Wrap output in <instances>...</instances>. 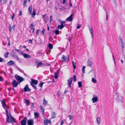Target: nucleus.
I'll return each instance as SVG.
<instances>
[{"label": "nucleus", "mask_w": 125, "mask_h": 125, "mask_svg": "<svg viewBox=\"0 0 125 125\" xmlns=\"http://www.w3.org/2000/svg\"><path fill=\"white\" fill-rule=\"evenodd\" d=\"M40 31V30L39 29L37 30L36 33L37 34H38Z\"/></svg>", "instance_id": "51"}, {"label": "nucleus", "mask_w": 125, "mask_h": 125, "mask_svg": "<svg viewBox=\"0 0 125 125\" xmlns=\"http://www.w3.org/2000/svg\"><path fill=\"white\" fill-rule=\"evenodd\" d=\"M47 103V102L45 100V99L44 100L43 104L44 105H46V104Z\"/></svg>", "instance_id": "37"}, {"label": "nucleus", "mask_w": 125, "mask_h": 125, "mask_svg": "<svg viewBox=\"0 0 125 125\" xmlns=\"http://www.w3.org/2000/svg\"><path fill=\"white\" fill-rule=\"evenodd\" d=\"M25 103L26 105L28 106L30 104V102L28 100H25Z\"/></svg>", "instance_id": "19"}, {"label": "nucleus", "mask_w": 125, "mask_h": 125, "mask_svg": "<svg viewBox=\"0 0 125 125\" xmlns=\"http://www.w3.org/2000/svg\"><path fill=\"white\" fill-rule=\"evenodd\" d=\"M15 63L14 61H10L7 63V65L9 66H11L12 64H14Z\"/></svg>", "instance_id": "18"}, {"label": "nucleus", "mask_w": 125, "mask_h": 125, "mask_svg": "<svg viewBox=\"0 0 125 125\" xmlns=\"http://www.w3.org/2000/svg\"><path fill=\"white\" fill-rule=\"evenodd\" d=\"M44 125H48V122L47 121H46L45 120H44Z\"/></svg>", "instance_id": "36"}, {"label": "nucleus", "mask_w": 125, "mask_h": 125, "mask_svg": "<svg viewBox=\"0 0 125 125\" xmlns=\"http://www.w3.org/2000/svg\"><path fill=\"white\" fill-rule=\"evenodd\" d=\"M1 104L2 106L6 110V112L7 114H8V111L7 109H8V107L6 105V104L5 102L3 101H1Z\"/></svg>", "instance_id": "5"}, {"label": "nucleus", "mask_w": 125, "mask_h": 125, "mask_svg": "<svg viewBox=\"0 0 125 125\" xmlns=\"http://www.w3.org/2000/svg\"><path fill=\"white\" fill-rule=\"evenodd\" d=\"M59 22L61 23L60 25H58V28L60 29L61 30L62 28L64 27L65 24H64L66 23V21H62L60 19L59 20Z\"/></svg>", "instance_id": "4"}, {"label": "nucleus", "mask_w": 125, "mask_h": 125, "mask_svg": "<svg viewBox=\"0 0 125 125\" xmlns=\"http://www.w3.org/2000/svg\"><path fill=\"white\" fill-rule=\"evenodd\" d=\"M92 81L93 82L95 83H96L97 82L96 80L94 78H92Z\"/></svg>", "instance_id": "29"}, {"label": "nucleus", "mask_w": 125, "mask_h": 125, "mask_svg": "<svg viewBox=\"0 0 125 125\" xmlns=\"http://www.w3.org/2000/svg\"><path fill=\"white\" fill-rule=\"evenodd\" d=\"M4 60L2 58H0V62H3Z\"/></svg>", "instance_id": "43"}, {"label": "nucleus", "mask_w": 125, "mask_h": 125, "mask_svg": "<svg viewBox=\"0 0 125 125\" xmlns=\"http://www.w3.org/2000/svg\"><path fill=\"white\" fill-rule=\"evenodd\" d=\"M59 31L58 30H55V33L56 34H58L59 33Z\"/></svg>", "instance_id": "35"}, {"label": "nucleus", "mask_w": 125, "mask_h": 125, "mask_svg": "<svg viewBox=\"0 0 125 125\" xmlns=\"http://www.w3.org/2000/svg\"><path fill=\"white\" fill-rule=\"evenodd\" d=\"M68 92V91L67 90H65V91H64V93L66 94V93H67Z\"/></svg>", "instance_id": "55"}, {"label": "nucleus", "mask_w": 125, "mask_h": 125, "mask_svg": "<svg viewBox=\"0 0 125 125\" xmlns=\"http://www.w3.org/2000/svg\"><path fill=\"white\" fill-rule=\"evenodd\" d=\"M73 67L74 69L76 68V63H75L73 61L72 62Z\"/></svg>", "instance_id": "27"}, {"label": "nucleus", "mask_w": 125, "mask_h": 125, "mask_svg": "<svg viewBox=\"0 0 125 125\" xmlns=\"http://www.w3.org/2000/svg\"><path fill=\"white\" fill-rule=\"evenodd\" d=\"M69 57H68V58H67V57L64 55H62V62L63 61H66L67 59H69Z\"/></svg>", "instance_id": "14"}, {"label": "nucleus", "mask_w": 125, "mask_h": 125, "mask_svg": "<svg viewBox=\"0 0 125 125\" xmlns=\"http://www.w3.org/2000/svg\"><path fill=\"white\" fill-rule=\"evenodd\" d=\"M69 4L70 6V7H71L72 6V3H71L70 2Z\"/></svg>", "instance_id": "59"}, {"label": "nucleus", "mask_w": 125, "mask_h": 125, "mask_svg": "<svg viewBox=\"0 0 125 125\" xmlns=\"http://www.w3.org/2000/svg\"><path fill=\"white\" fill-rule=\"evenodd\" d=\"M27 118L26 117H25L21 122V125H26V122Z\"/></svg>", "instance_id": "7"}, {"label": "nucleus", "mask_w": 125, "mask_h": 125, "mask_svg": "<svg viewBox=\"0 0 125 125\" xmlns=\"http://www.w3.org/2000/svg\"><path fill=\"white\" fill-rule=\"evenodd\" d=\"M52 16H50V22H51V21H52Z\"/></svg>", "instance_id": "60"}, {"label": "nucleus", "mask_w": 125, "mask_h": 125, "mask_svg": "<svg viewBox=\"0 0 125 125\" xmlns=\"http://www.w3.org/2000/svg\"><path fill=\"white\" fill-rule=\"evenodd\" d=\"M81 27V25L80 24H78L77 27V28L79 29Z\"/></svg>", "instance_id": "44"}, {"label": "nucleus", "mask_w": 125, "mask_h": 125, "mask_svg": "<svg viewBox=\"0 0 125 125\" xmlns=\"http://www.w3.org/2000/svg\"><path fill=\"white\" fill-rule=\"evenodd\" d=\"M42 111V114H44V109H42L41 110Z\"/></svg>", "instance_id": "53"}, {"label": "nucleus", "mask_w": 125, "mask_h": 125, "mask_svg": "<svg viewBox=\"0 0 125 125\" xmlns=\"http://www.w3.org/2000/svg\"><path fill=\"white\" fill-rule=\"evenodd\" d=\"M89 29L90 31V33L93 39L94 37V34L93 33V29L91 27L89 28Z\"/></svg>", "instance_id": "16"}, {"label": "nucleus", "mask_w": 125, "mask_h": 125, "mask_svg": "<svg viewBox=\"0 0 125 125\" xmlns=\"http://www.w3.org/2000/svg\"><path fill=\"white\" fill-rule=\"evenodd\" d=\"M85 66H83V68H82V72L83 73H84L85 72Z\"/></svg>", "instance_id": "31"}, {"label": "nucleus", "mask_w": 125, "mask_h": 125, "mask_svg": "<svg viewBox=\"0 0 125 125\" xmlns=\"http://www.w3.org/2000/svg\"><path fill=\"white\" fill-rule=\"evenodd\" d=\"M23 56L25 58H29L30 57L29 55L27 54L23 53Z\"/></svg>", "instance_id": "21"}, {"label": "nucleus", "mask_w": 125, "mask_h": 125, "mask_svg": "<svg viewBox=\"0 0 125 125\" xmlns=\"http://www.w3.org/2000/svg\"><path fill=\"white\" fill-rule=\"evenodd\" d=\"M87 64L88 66L92 67V62L90 60H89L87 62Z\"/></svg>", "instance_id": "22"}, {"label": "nucleus", "mask_w": 125, "mask_h": 125, "mask_svg": "<svg viewBox=\"0 0 125 125\" xmlns=\"http://www.w3.org/2000/svg\"><path fill=\"white\" fill-rule=\"evenodd\" d=\"M52 118H54L56 116V114L55 112H53L52 114Z\"/></svg>", "instance_id": "25"}, {"label": "nucleus", "mask_w": 125, "mask_h": 125, "mask_svg": "<svg viewBox=\"0 0 125 125\" xmlns=\"http://www.w3.org/2000/svg\"><path fill=\"white\" fill-rule=\"evenodd\" d=\"M78 84L79 85V87H81L82 85V82H78Z\"/></svg>", "instance_id": "33"}, {"label": "nucleus", "mask_w": 125, "mask_h": 125, "mask_svg": "<svg viewBox=\"0 0 125 125\" xmlns=\"http://www.w3.org/2000/svg\"><path fill=\"white\" fill-rule=\"evenodd\" d=\"M60 71V69H58L55 73L54 77L55 79H57L58 77V75Z\"/></svg>", "instance_id": "13"}, {"label": "nucleus", "mask_w": 125, "mask_h": 125, "mask_svg": "<svg viewBox=\"0 0 125 125\" xmlns=\"http://www.w3.org/2000/svg\"><path fill=\"white\" fill-rule=\"evenodd\" d=\"M9 54V53L8 52H7L5 53V54L4 56L5 58H7L8 57V55Z\"/></svg>", "instance_id": "28"}, {"label": "nucleus", "mask_w": 125, "mask_h": 125, "mask_svg": "<svg viewBox=\"0 0 125 125\" xmlns=\"http://www.w3.org/2000/svg\"><path fill=\"white\" fill-rule=\"evenodd\" d=\"M15 77L17 81H20V82H22L23 80V79L22 77H21L17 75H15Z\"/></svg>", "instance_id": "6"}, {"label": "nucleus", "mask_w": 125, "mask_h": 125, "mask_svg": "<svg viewBox=\"0 0 125 125\" xmlns=\"http://www.w3.org/2000/svg\"><path fill=\"white\" fill-rule=\"evenodd\" d=\"M18 70H19V71H20V72H22V70L20 68H19L18 67Z\"/></svg>", "instance_id": "48"}, {"label": "nucleus", "mask_w": 125, "mask_h": 125, "mask_svg": "<svg viewBox=\"0 0 125 125\" xmlns=\"http://www.w3.org/2000/svg\"><path fill=\"white\" fill-rule=\"evenodd\" d=\"M15 25H13L12 27V29H13L14 30L15 27Z\"/></svg>", "instance_id": "47"}, {"label": "nucleus", "mask_w": 125, "mask_h": 125, "mask_svg": "<svg viewBox=\"0 0 125 125\" xmlns=\"http://www.w3.org/2000/svg\"><path fill=\"white\" fill-rule=\"evenodd\" d=\"M32 105H31V106L32 107H34V104L33 103H32Z\"/></svg>", "instance_id": "57"}, {"label": "nucleus", "mask_w": 125, "mask_h": 125, "mask_svg": "<svg viewBox=\"0 0 125 125\" xmlns=\"http://www.w3.org/2000/svg\"><path fill=\"white\" fill-rule=\"evenodd\" d=\"M31 90L29 88L28 85H26L24 89V91L25 92H29Z\"/></svg>", "instance_id": "10"}, {"label": "nucleus", "mask_w": 125, "mask_h": 125, "mask_svg": "<svg viewBox=\"0 0 125 125\" xmlns=\"http://www.w3.org/2000/svg\"><path fill=\"white\" fill-rule=\"evenodd\" d=\"M34 115L35 116V118H36L38 117L39 116V115L38 113L37 112H35L34 113Z\"/></svg>", "instance_id": "24"}, {"label": "nucleus", "mask_w": 125, "mask_h": 125, "mask_svg": "<svg viewBox=\"0 0 125 125\" xmlns=\"http://www.w3.org/2000/svg\"><path fill=\"white\" fill-rule=\"evenodd\" d=\"M73 79L74 80V82H76V77L75 75H73Z\"/></svg>", "instance_id": "34"}, {"label": "nucleus", "mask_w": 125, "mask_h": 125, "mask_svg": "<svg viewBox=\"0 0 125 125\" xmlns=\"http://www.w3.org/2000/svg\"><path fill=\"white\" fill-rule=\"evenodd\" d=\"M43 84V83H40V84H39V86L40 87H42V86Z\"/></svg>", "instance_id": "42"}, {"label": "nucleus", "mask_w": 125, "mask_h": 125, "mask_svg": "<svg viewBox=\"0 0 125 125\" xmlns=\"http://www.w3.org/2000/svg\"><path fill=\"white\" fill-rule=\"evenodd\" d=\"M22 14V13H21V10L20 11V13L19 14V16H21V15Z\"/></svg>", "instance_id": "58"}, {"label": "nucleus", "mask_w": 125, "mask_h": 125, "mask_svg": "<svg viewBox=\"0 0 125 125\" xmlns=\"http://www.w3.org/2000/svg\"><path fill=\"white\" fill-rule=\"evenodd\" d=\"M33 120L31 119L28 121L27 124L28 125H33Z\"/></svg>", "instance_id": "11"}, {"label": "nucleus", "mask_w": 125, "mask_h": 125, "mask_svg": "<svg viewBox=\"0 0 125 125\" xmlns=\"http://www.w3.org/2000/svg\"><path fill=\"white\" fill-rule=\"evenodd\" d=\"M121 45L122 47V52H123L124 51V46L123 45V42H122V43H121Z\"/></svg>", "instance_id": "30"}, {"label": "nucleus", "mask_w": 125, "mask_h": 125, "mask_svg": "<svg viewBox=\"0 0 125 125\" xmlns=\"http://www.w3.org/2000/svg\"><path fill=\"white\" fill-rule=\"evenodd\" d=\"M14 13H13L11 17V19H12V21H13V19L14 18Z\"/></svg>", "instance_id": "41"}, {"label": "nucleus", "mask_w": 125, "mask_h": 125, "mask_svg": "<svg viewBox=\"0 0 125 125\" xmlns=\"http://www.w3.org/2000/svg\"><path fill=\"white\" fill-rule=\"evenodd\" d=\"M33 23H32L31 24L30 26V27L31 29H32L33 28Z\"/></svg>", "instance_id": "39"}, {"label": "nucleus", "mask_w": 125, "mask_h": 125, "mask_svg": "<svg viewBox=\"0 0 125 125\" xmlns=\"http://www.w3.org/2000/svg\"><path fill=\"white\" fill-rule=\"evenodd\" d=\"M113 59H114V63H115V66H116V64H115V59H114V55H113Z\"/></svg>", "instance_id": "52"}, {"label": "nucleus", "mask_w": 125, "mask_h": 125, "mask_svg": "<svg viewBox=\"0 0 125 125\" xmlns=\"http://www.w3.org/2000/svg\"><path fill=\"white\" fill-rule=\"evenodd\" d=\"M67 0H62L63 4H65Z\"/></svg>", "instance_id": "40"}, {"label": "nucleus", "mask_w": 125, "mask_h": 125, "mask_svg": "<svg viewBox=\"0 0 125 125\" xmlns=\"http://www.w3.org/2000/svg\"><path fill=\"white\" fill-rule=\"evenodd\" d=\"M8 45L9 46H10V41L9 40V42L8 44Z\"/></svg>", "instance_id": "54"}, {"label": "nucleus", "mask_w": 125, "mask_h": 125, "mask_svg": "<svg viewBox=\"0 0 125 125\" xmlns=\"http://www.w3.org/2000/svg\"><path fill=\"white\" fill-rule=\"evenodd\" d=\"M96 120L97 122V123L98 125H99L100 124V119L98 116L97 117L96 119Z\"/></svg>", "instance_id": "20"}, {"label": "nucleus", "mask_w": 125, "mask_h": 125, "mask_svg": "<svg viewBox=\"0 0 125 125\" xmlns=\"http://www.w3.org/2000/svg\"><path fill=\"white\" fill-rule=\"evenodd\" d=\"M48 47L50 49H52L53 48V45L52 44L49 43L48 45Z\"/></svg>", "instance_id": "26"}, {"label": "nucleus", "mask_w": 125, "mask_h": 125, "mask_svg": "<svg viewBox=\"0 0 125 125\" xmlns=\"http://www.w3.org/2000/svg\"><path fill=\"white\" fill-rule=\"evenodd\" d=\"M15 50L17 52H20V51L19 50H18V49H15Z\"/></svg>", "instance_id": "64"}, {"label": "nucleus", "mask_w": 125, "mask_h": 125, "mask_svg": "<svg viewBox=\"0 0 125 125\" xmlns=\"http://www.w3.org/2000/svg\"><path fill=\"white\" fill-rule=\"evenodd\" d=\"M40 108L41 109V110H42V109H43V108L42 106L41 105L40 106Z\"/></svg>", "instance_id": "62"}, {"label": "nucleus", "mask_w": 125, "mask_h": 125, "mask_svg": "<svg viewBox=\"0 0 125 125\" xmlns=\"http://www.w3.org/2000/svg\"><path fill=\"white\" fill-rule=\"evenodd\" d=\"M46 14H45L43 16V17H42V18L43 19L44 18V16H46Z\"/></svg>", "instance_id": "61"}, {"label": "nucleus", "mask_w": 125, "mask_h": 125, "mask_svg": "<svg viewBox=\"0 0 125 125\" xmlns=\"http://www.w3.org/2000/svg\"><path fill=\"white\" fill-rule=\"evenodd\" d=\"M45 31V30L44 29H43V30L42 31V32L43 35L44 34V33Z\"/></svg>", "instance_id": "46"}, {"label": "nucleus", "mask_w": 125, "mask_h": 125, "mask_svg": "<svg viewBox=\"0 0 125 125\" xmlns=\"http://www.w3.org/2000/svg\"><path fill=\"white\" fill-rule=\"evenodd\" d=\"M68 116L70 120H71L72 119V115H68Z\"/></svg>", "instance_id": "45"}, {"label": "nucleus", "mask_w": 125, "mask_h": 125, "mask_svg": "<svg viewBox=\"0 0 125 125\" xmlns=\"http://www.w3.org/2000/svg\"><path fill=\"white\" fill-rule=\"evenodd\" d=\"M73 16V14H71L69 17L66 20L68 21H71L73 20L72 16Z\"/></svg>", "instance_id": "15"}, {"label": "nucleus", "mask_w": 125, "mask_h": 125, "mask_svg": "<svg viewBox=\"0 0 125 125\" xmlns=\"http://www.w3.org/2000/svg\"><path fill=\"white\" fill-rule=\"evenodd\" d=\"M7 114L8 116L7 119V123H12L13 124L14 123L16 122L14 118L10 114H9V115L8 113V114Z\"/></svg>", "instance_id": "1"}, {"label": "nucleus", "mask_w": 125, "mask_h": 125, "mask_svg": "<svg viewBox=\"0 0 125 125\" xmlns=\"http://www.w3.org/2000/svg\"><path fill=\"white\" fill-rule=\"evenodd\" d=\"M64 123V121H63V120H62L61 122V125H62Z\"/></svg>", "instance_id": "49"}, {"label": "nucleus", "mask_w": 125, "mask_h": 125, "mask_svg": "<svg viewBox=\"0 0 125 125\" xmlns=\"http://www.w3.org/2000/svg\"><path fill=\"white\" fill-rule=\"evenodd\" d=\"M3 1L4 2L3 4H4L7 1V0H3Z\"/></svg>", "instance_id": "63"}, {"label": "nucleus", "mask_w": 125, "mask_h": 125, "mask_svg": "<svg viewBox=\"0 0 125 125\" xmlns=\"http://www.w3.org/2000/svg\"><path fill=\"white\" fill-rule=\"evenodd\" d=\"M14 57L18 61H20L21 59H20L18 57V56L17 55H15L14 56Z\"/></svg>", "instance_id": "23"}, {"label": "nucleus", "mask_w": 125, "mask_h": 125, "mask_svg": "<svg viewBox=\"0 0 125 125\" xmlns=\"http://www.w3.org/2000/svg\"><path fill=\"white\" fill-rule=\"evenodd\" d=\"M12 84L14 87H16L18 84V83L16 82L15 80H14L12 82Z\"/></svg>", "instance_id": "9"}, {"label": "nucleus", "mask_w": 125, "mask_h": 125, "mask_svg": "<svg viewBox=\"0 0 125 125\" xmlns=\"http://www.w3.org/2000/svg\"><path fill=\"white\" fill-rule=\"evenodd\" d=\"M27 0H24L23 6H25V7L26 6V2H27Z\"/></svg>", "instance_id": "32"}, {"label": "nucleus", "mask_w": 125, "mask_h": 125, "mask_svg": "<svg viewBox=\"0 0 125 125\" xmlns=\"http://www.w3.org/2000/svg\"><path fill=\"white\" fill-rule=\"evenodd\" d=\"M43 63L41 62H38L37 65V68H38L40 67H42L43 66Z\"/></svg>", "instance_id": "17"}, {"label": "nucleus", "mask_w": 125, "mask_h": 125, "mask_svg": "<svg viewBox=\"0 0 125 125\" xmlns=\"http://www.w3.org/2000/svg\"><path fill=\"white\" fill-rule=\"evenodd\" d=\"M30 83L31 85L36 90L37 87L35 85L37 84L38 83V81L37 80L31 79V82H30Z\"/></svg>", "instance_id": "2"}, {"label": "nucleus", "mask_w": 125, "mask_h": 125, "mask_svg": "<svg viewBox=\"0 0 125 125\" xmlns=\"http://www.w3.org/2000/svg\"><path fill=\"white\" fill-rule=\"evenodd\" d=\"M9 30L10 32V31L11 29V26L10 24H9Z\"/></svg>", "instance_id": "38"}, {"label": "nucleus", "mask_w": 125, "mask_h": 125, "mask_svg": "<svg viewBox=\"0 0 125 125\" xmlns=\"http://www.w3.org/2000/svg\"><path fill=\"white\" fill-rule=\"evenodd\" d=\"M94 95H93V97L92 100L93 101V103H94L97 102L98 100V98L97 96H96L95 97H94Z\"/></svg>", "instance_id": "12"}, {"label": "nucleus", "mask_w": 125, "mask_h": 125, "mask_svg": "<svg viewBox=\"0 0 125 125\" xmlns=\"http://www.w3.org/2000/svg\"><path fill=\"white\" fill-rule=\"evenodd\" d=\"M32 42V40L30 39L29 41V43H31Z\"/></svg>", "instance_id": "56"}, {"label": "nucleus", "mask_w": 125, "mask_h": 125, "mask_svg": "<svg viewBox=\"0 0 125 125\" xmlns=\"http://www.w3.org/2000/svg\"><path fill=\"white\" fill-rule=\"evenodd\" d=\"M73 80V79L72 78H70L68 80V83L67 84L68 85V86L70 88H71V84Z\"/></svg>", "instance_id": "8"}, {"label": "nucleus", "mask_w": 125, "mask_h": 125, "mask_svg": "<svg viewBox=\"0 0 125 125\" xmlns=\"http://www.w3.org/2000/svg\"><path fill=\"white\" fill-rule=\"evenodd\" d=\"M32 10V6H30L28 8V10L29 12V14L31 15L32 17L33 18H34L36 14V12L34 9L33 10V13L31 12Z\"/></svg>", "instance_id": "3"}, {"label": "nucleus", "mask_w": 125, "mask_h": 125, "mask_svg": "<svg viewBox=\"0 0 125 125\" xmlns=\"http://www.w3.org/2000/svg\"><path fill=\"white\" fill-rule=\"evenodd\" d=\"M106 20H108V15L107 14V11H106Z\"/></svg>", "instance_id": "50"}]
</instances>
